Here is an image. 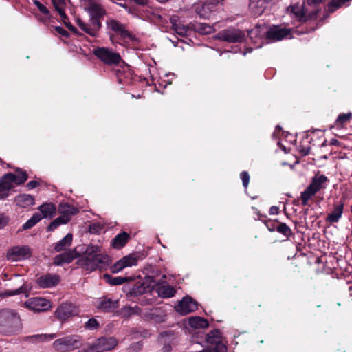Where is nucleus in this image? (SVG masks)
I'll return each instance as SVG.
<instances>
[{
    "mask_svg": "<svg viewBox=\"0 0 352 352\" xmlns=\"http://www.w3.org/2000/svg\"><path fill=\"white\" fill-rule=\"evenodd\" d=\"M166 276L163 275L160 281H156L153 276H146L141 284L136 285L133 288L132 293L140 295L155 289L159 296L164 298H171L175 296L176 290L166 283Z\"/></svg>",
    "mask_w": 352,
    "mask_h": 352,
    "instance_id": "f257e3e1",
    "label": "nucleus"
},
{
    "mask_svg": "<svg viewBox=\"0 0 352 352\" xmlns=\"http://www.w3.org/2000/svg\"><path fill=\"white\" fill-rule=\"evenodd\" d=\"M109 261L107 255L101 253L99 246L91 245L87 246L85 252L78 260V265L84 270L91 272L101 265L106 264Z\"/></svg>",
    "mask_w": 352,
    "mask_h": 352,
    "instance_id": "f03ea898",
    "label": "nucleus"
},
{
    "mask_svg": "<svg viewBox=\"0 0 352 352\" xmlns=\"http://www.w3.org/2000/svg\"><path fill=\"white\" fill-rule=\"evenodd\" d=\"M118 344V341L115 337L102 336L94 341L80 344L78 352H109Z\"/></svg>",
    "mask_w": 352,
    "mask_h": 352,
    "instance_id": "7ed1b4c3",
    "label": "nucleus"
},
{
    "mask_svg": "<svg viewBox=\"0 0 352 352\" xmlns=\"http://www.w3.org/2000/svg\"><path fill=\"white\" fill-rule=\"evenodd\" d=\"M20 327L21 318L14 310L6 309L0 311V333H14Z\"/></svg>",
    "mask_w": 352,
    "mask_h": 352,
    "instance_id": "20e7f679",
    "label": "nucleus"
},
{
    "mask_svg": "<svg viewBox=\"0 0 352 352\" xmlns=\"http://www.w3.org/2000/svg\"><path fill=\"white\" fill-rule=\"evenodd\" d=\"M28 179L25 172H20L17 175L7 173L0 180V199H4L9 195V191L14 187V184L19 185L24 183Z\"/></svg>",
    "mask_w": 352,
    "mask_h": 352,
    "instance_id": "39448f33",
    "label": "nucleus"
},
{
    "mask_svg": "<svg viewBox=\"0 0 352 352\" xmlns=\"http://www.w3.org/2000/svg\"><path fill=\"white\" fill-rule=\"evenodd\" d=\"M314 175L312 177L311 182L309 183V202L312 201V197L320 190H324L329 179L328 177L320 173V171L317 170L314 172ZM312 203H309V208L311 206Z\"/></svg>",
    "mask_w": 352,
    "mask_h": 352,
    "instance_id": "423d86ee",
    "label": "nucleus"
},
{
    "mask_svg": "<svg viewBox=\"0 0 352 352\" xmlns=\"http://www.w3.org/2000/svg\"><path fill=\"white\" fill-rule=\"evenodd\" d=\"M78 336H68L56 339L53 342V347L57 352H69L80 346Z\"/></svg>",
    "mask_w": 352,
    "mask_h": 352,
    "instance_id": "0eeeda50",
    "label": "nucleus"
},
{
    "mask_svg": "<svg viewBox=\"0 0 352 352\" xmlns=\"http://www.w3.org/2000/svg\"><path fill=\"white\" fill-rule=\"evenodd\" d=\"M207 348L214 352H227V346L223 341L221 332L218 329L211 331L206 336Z\"/></svg>",
    "mask_w": 352,
    "mask_h": 352,
    "instance_id": "6e6552de",
    "label": "nucleus"
},
{
    "mask_svg": "<svg viewBox=\"0 0 352 352\" xmlns=\"http://www.w3.org/2000/svg\"><path fill=\"white\" fill-rule=\"evenodd\" d=\"M274 139H278L277 145L285 153H287L290 151L288 145L283 144L285 142L287 144L291 145L296 141V138L288 132L283 131L280 126L276 127L275 131L272 134Z\"/></svg>",
    "mask_w": 352,
    "mask_h": 352,
    "instance_id": "1a4fd4ad",
    "label": "nucleus"
},
{
    "mask_svg": "<svg viewBox=\"0 0 352 352\" xmlns=\"http://www.w3.org/2000/svg\"><path fill=\"white\" fill-rule=\"evenodd\" d=\"M94 54L102 62L108 65L118 64L121 60V57L118 53L106 47L96 49Z\"/></svg>",
    "mask_w": 352,
    "mask_h": 352,
    "instance_id": "9d476101",
    "label": "nucleus"
},
{
    "mask_svg": "<svg viewBox=\"0 0 352 352\" xmlns=\"http://www.w3.org/2000/svg\"><path fill=\"white\" fill-rule=\"evenodd\" d=\"M79 311L78 306L71 302H65L57 308L55 316L60 320H65L70 317L78 315Z\"/></svg>",
    "mask_w": 352,
    "mask_h": 352,
    "instance_id": "9b49d317",
    "label": "nucleus"
},
{
    "mask_svg": "<svg viewBox=\"0 0 352 352\" xmlns=\"http://www.w3.org/2000/svg\"><path fill=\"white\" fill-rule=\"evenodd\" d=\"M307 12V10L306 8L305 1L291 5L287 8V13L289 14L293 19L299 22L307 21L308 19Z\"/></svg>",
    "mask_w": 352,
    "mask_h": 352,
    "instance_id": "f8f14e48",
    "label": "nucleus"
},
{
    "mask_svg": "<svg viewBox=\"0 0 352 352\" xmlns=\"http://www.w3.org/2000/svg\"><path fill=\"white\" fill-rule=\"evenodd\" d=\"M25 306L36 312L47 311L52 307L50 300L41 297H34L28 299L25 302Z\"/></svg>",
    "mask_w": 352,
    "mask_h": 352,
    "instance_id": "ddd939ff",
    "label": "nucleus"
},
{
    "mask_svg": "<svg viewBox=\"0 0 352 352\" xmlns=\"http://www.w3.org/2000/svg\"><path fill=\"white\" fill-rule=\"evenodd\" d=\"M244 34L235 29L223 30L217 34V38L220 40L230 43H241L244 40Z\"/></svg>",
    "mask_w": 352,
    "mask_h": 352,
    "instance_id": "4468645a",
    "label": "nucleus"
},
{
    "mask_svg": "<svg viewBox=\"0 0 352 352\" xmlns=\"http://www.w3.org/2000/svg\"><path fill=\"white\" fill-rule=\"evenodd\" d=\"M30 248L27 246H16L10 249L6 257L11 261H19L28 258L30 256Z\"/></svg>",
    "mask_w": 352,
    "mask_h": 352,
    "instance_id": "2eb2a0df",
    "label": "nucleus"
},
{
    "mask_svg": "<svg viewBox=\"0 0 352 352\" xmlns=\"http://www.w3.org/2000/svg\"><path fill=\"white\" fill-rule=\"evenodd\" d=\"M290 35L291 29L280 26L271 27L266 32L267 38L272 42L281 41L285 38L290 36Z\"/></svg>",
    "mask_w": 352,
    "mask_h": 352,
    "instance_id": "dca6fc26",
    "label": "nucleus"
},
{
    "mask_svg": "<svg viewBox=\"0 0 352 352\" xmlns=\"http://www.w3.org/2000/svg\"><path fill=\"white\" fill-rule=\"evenodd\" d=\"M77 25L78 27L87 34L97 37L98 35L99 30L101 28V23L94 20L89 21L88 23L83 21L82 20L78 19L76 20Z\"/></svg>",
    "mask_w": 352,
    "mask_h": 352,
    "instance_id": "f3484780",
    "label": "nucleus"
},
{
    "mask_svg": "<svg viewBox=\"0 0 352 352\" xmlns=\"http://www.w3.org/2000/svg\"><path fill=\"white\" fill-rule=\"evenodd\" d=\"M197 309V305L191 297L186 296L175 306V309L182 315H186Z\"/></svg>",
    "mask_w": 352,
    "mask_h": 352,
    "instance_id": "a211bd4d",
    "label": "nucleus"
},
{
    "mask_svg": "<svg viewBox=\"0 0 352 352\" xmlns=\"http://www.w3.org/2000/svg\"><path fill=\"white\" fill-rule=\"evenodd\" d=\"M94 304L97 309L104 312H112L119 307L118 300L107 297L98 299Z\"/></svg>",
    "mask_w": 352,
    "mask_h": 352,
    "instance_id": "6ab92c4d",
    "label": "nucleus"
},
{
    "mask_svg": "<svg viewBox=\"0 0 352 352\" xmlns=\"http://www.w3.org/2000/svg\"><path fill=\"white\" fill-rule=\"evenodd\" d=\"M138 264V258L131 255H127L116 262L111 270L113 273H118L125 267L135 266Z\"/></svg>",
    "mask_w": 352,
    "mask_h": 352,
    "instance_id": "aec40b11",
    "label": "nucleus"
},
{
    "mask_svg": "<svg viewBox=\"0 0 352 352\" xmlns=\"http://www.w3.org/2000/svg\"><path fill=\"white\" fill-rule=\"evenodd\" d=\"M107 25L109 31H112L116 34L120 36L123 38L131 37V34L125 28V26L115 19H108L107 21Z\"/></svg>",
    "mask_w": 352,
    "mask_h": 352,
    "instance_id": "412c9836",
    "label": "nucleus"
},
{
    "mask_svg": "<svg viewBox=\"0 0 352 352\" xmlns=\"http://www.w3.org/2000/svg\"><path fill=\"white\" fill-rule=\"evenodd\" d=\"M309 265L314 264L317 265L316 271L317 273L323 272L325 269L327 263V256L324 255L321 251H318L316 254H314L309 251Z\"/></svg>",
    "mask_w": 352,
    "mask_h": 352,
    "instance_id": "4be33fe9",
    "label": "nucleus"
},
{
    "mask_svg": "<svg viewBox=\"0 0 352 352\" xmlns=\"http://www.w3.org/2000/svg\"><path fill=\"white\" fill-rule=\"evenodd\" d=\"M60 282V276L55 274H47L40 276L36 283L41 288H50L56 286Z\"/></svg>",
    "mask_w": 352,
    "mask_h": 352,
    "instance_id": "5701e85b",
    "label": "nucleus"
},
{
    "mask_svg": "<svg viewBox=\"0 0 352 352\" xmlns=\"http://www.w3.org/2000/svg\"><path fill=\"white\" fill-rule=\"evenodd\" d=\"M175 339V336L173 331H167L161 333L159 337V342L163 344L161 352H171Z\"/></svg>",
    "mask_w": 352,
    "mask_h": 352,
    "instance_id": "b1692460",
    "label": "nucleus"
},
{
    "mask_svg": "<svg viewBox=\"0 0 352 352\" xmlns=\"http://www.w3.org/2000/svg\"><path fill=\"white\" fill-rule=\"evenodd\" d=\"M89 14L90 21H98L100 22V19L105 14L104 9L99 4L91 2L86 8Z\"/></svg>",
    "mask_w": 352,
    "mask_h": 352,
    "instance_id": "393cba45",
    "label": "nucleus"
},
{
    "mask_svg": "<svg viewBox=\"0 0 352 352\" xmlns=\"http://www.w3.org/2000/svg\"><path fill=\"white\" fill-rule=\"evenodd\" d=\"M76 257H77L76 250H69L56 256L54 263L56 265L60 266L64 263H71Z\"/></svg>",
    "mask_w": 352,
    "mask_h": 352,
    "instance_id": "a878e982",
    "label": "nucleus"
},
{
    "mask_svg": "<svg viewBox=\"0 0 352 352\" xmlns=\"http://www.w3.org/2000/svg\"><path fill=\"white\" fill-rule=\"evenodd\" d=\"M214 10V8L211 4L208 3L207 1L200 6H197L195 8L196 13L202 19H209L213 12Z\"/></svg>",
    "mask_w": 352,
    "mask_h": 352,
    "instance_id": "bb28decb",
    "label": "nucleus"
},
{
    "mask_svg": "<svg viewBox=\"0 0 352 352\" xmlns=\"http://www.w3.org/2000/svg\"><path fill=\"white\" fill-rule=\"evenodd\" d=\"M16 206L20 208H27L34 205V198L30 195L21 194L18 195L14 200Z\"/></svg>",
    "mask_w": 352,
    "mask_h": 352,
    "instance_id": "cd10ccee",
    "label": "nucleus"
},
{
    "mask_svg": "<svg viewBox=\"0 0 352 352\" xmlns=\"http://www.w3.org/2000/svg\"><path fill=\"white\" fill-rule=\"evenodd\" d=\"M344 210V203L340 204H335L333 210L328 214L326 218V221L330 223L338 222L341 218Z\"/></svg>",
    "mask_w": 352,
    "mask_h": 352,
    "instance_id": "c85d7f7f",
    "label": "nucleus"
},
{
    "mask_svg": "<svg viewBox=\"0 0 352 352\" xmlns=\"http://www.w3.org/2000/svg\"><path fill=\"white\" fill-rule=\"evenodd\" d=\"M42 219H52L56 214V207L52 203H45L38 207Z\"/></svg>",
    "mask_w": 352,
    "mask_h": 352,
    "instance_id": "c756f323",
    "label": "nucleus"
},
{
    "mask_svg": "<svg viewBox=\"0 0 352 352\" xmlns=\"http://www.w3.org/2000/svg\"><path fill=\"white\" fill-rule=\"evenodd\" d=\"M52 3L55 8V10L58 12L59 15L60 16L63 21L65 24L67 25L66 20H67V16L65 14V8L67 6L66 0H51Z\"/></svg>",
    "mask_w": 352,
    "mask_h": 352,
    "instance_id": "7c9ffc66",
    "label": "nucleus"
},
{
    "mask_svg": "<svg viewBox=\"0 0 352 352\" xmlns=\"http://www.w3.org/2000/svg\"><path fill=\"white\" fill-rule=\"evenodd\" d=\"M129 239V234L126 232L120 233L112 240L111 245L114 248L120 249L123 248Z\"/></svg>",
    "mask_w": 352,
    "mask_h": 352,
    "instance_id": "2f4dec72",
    "label": "nucleus"
},
{
    "mask_svg": "<svg viewBox=\"0 0 352 352\" xmlns=\"http://www.w3.org/2000/svg\"><path fill=\"white\" fill-rule=\"evenodd\" d=\"M58 211L60 214L66 216L69 219L72 216L75 215L78 212V210L76 207L69 204H61L59 206Z\"/></svg>",
    "mask_w": 352,
    "mask_h": 352,
    "instance_id": "473e14b6",
    "label": "nucleus"
},
{
    "mask_svg": "<svg viewBox=\"0 0 352 352\" xmlns=\"http://www.w3.org/2000/svg\"><path fill=\"white\" fill-rule=\"evenodd\" d=\"M73 236L71 233H68L64 238L60 240L54 245L56 252H60L69 248L72 242Z\"/></svg>",
    "mask_w": 352,
    "mask_h": 352,
    "instance_id": "72a5a7b5",
    "label": "nucleus"
},
{
    "mask_svg": "<svg viewBox=\"0 0 352 352\" xmlns=\"http://www.w3.org/2000/svg\"><path fill=\"white\" fill-rule=\"evenodd\" d=\"M189 325L195 329L206 328L208 327V322L202 317L194 316L188 319Z\"/></svg>",
    "mask_w": 352,
    "mask_h": 352,
    "instance_id": "f704fd0d",
    "label": "nucleus"
},
{
    "mask_svg": "<svg viewBox=\"0 0 352 352\" xmlns=\"http://www.w3.org/2000/svg\"><path fill=\"white\" fill-rule=\"evenodd\" d=\"M171 24L175 32L180 36H186L188 31V28L183 24L177 22V20L172 17Z\"/></svg>",
    "mask_w": 352,
    "mask_h": 352,
    "instance_id": "c9c22d12",
    "label": "nucleus"
},
{
    "mask_svg": "<svg viewBox=\"0 0 352 352\" xmlns=\"http://www.w3.org/2000/svg\"><path fill=\"white\" fill-rule=\"evenodd\" d=\"M103 278L107 283L111 285H120L126 281L127 278L122 276L113 277L109 274H105L103 275Z\"/></svg>",
    "mask_w": 352,
    "mask_h": 352,
    "instance_id": "e433bc0d",
    "label": "nucleus"
},
{
    "mask_svg": "<svg viewBox=\"0 0 352 352\" xmlns=\"http://www.w3.org/2000/svg\"><path fill=\"white\" fill-rule=\"evenodd\" d=\"M57 337L56 333H45V334H36L30 337L31 340L35 342H49Z\"/></svg>",
    "mask_w": 352,
    "mask_h": 352,
    "instance_id": "4c0bfd02",
    "label": "nucleus"
},
{
    "mask_svg": "<svg viewBox=\"0 0 352 352\" xmlns=\"http://www.w3.org/2000/svg\"><path fill=\"white\" fill-rule=\"evenodd\" d=\"M42 219L39 212H35L32 217L23 225V230H28L34 227Z\"/></svg>",
    "mask_w": 352,
    "mask_h": 352,
    "instance_id": "58836bf2",
    "label": "nucleus"
},
{
    "mask_svg": "<svg viewBox=\"0 0 352 352\" xmlns=\"http://www.w3.org/2000/svg\"><path fill=\"white\" fill-rule=\"evenodd\" d=\"M340 0H331L328 4L327 12L324 14L323 19L329 16V14L334 12L337 9L342 7Z\"/></svg>",
    "mask_w": 352,
    "mask_h": 352,
    "instance_id": "ea45409f",
    "label": "nucleus"
},
{
    "mask_svg": "<svg viewBox=\"0 0 352 352\" xmlns=\"http://www.w3.org/2000/svg\"><path fill=\"white\" fill-rule=\"evenodd\" d=\"M351 116L352 114L351 113L340 114L336 120V124L338 127H342L344 124L349 121Z\"/></svg>",
    "mask_w": 352,
    "mask_h": 352,
    "instance_id": "a19ab883",
    "label": "nucleus"
},
{
    "mask_svg": "<svg viewBox=\"0 0 352 352\" xmlns=\"http://www.w3.org/2000/svg\"><path fill=\"white\" fill-rule=\"evenodd\" d=\"M257 4L258 6H256V3L251 1L250 3V8L254 12L255 15H261L264 11L263 6V2L258 1Z\"/></svg>",
    "mask_w": 352,
    "mask_h": 352,
    "instance_id": "79ce46f5",
    "label": "nucleus"
},
{
    "mask_svg": "<svg viewBox=\"0 0 352 352\" xmlns=\"http://www.w3.org/2000/svg\"><path fill=\"white\" fill-rule=\"evenodd\" d=\"M276 230L286 237H288L292 234L290 228L285 223H279Z\"/></svg>",
    "mask_w": 352,
    "mask_h": 352,
    "instance_id": "37998d69",
    "label": "nucleus"
},
{
    "mask_svg": "<svg viewBox=\"0 0 352 352\" xmlns=\"http://www.w3.org/2000/svg\"><path fill=\"white\" fill-rule=\"evenodd\" d=\"M33 3L38 8L39 11L41 12H42L43 14H45L47 19H50L51 17L50 10L47 8V7H45L44 5H43L39 1L34 0Z\"/></svg>",
    "mask_w": 352,
    "mask_h": 352,
    "instance_id": "c03bdc74",
    "label": "nucleus"
},
{
    "mask_svg": "<svg viewBox=\"0 0 352 352\" xmlns=\"http://www.w3.org/2000/svg\"><path fill=\"white\" fill-rule=\"evenodd\" d=\"M27 290H28L27 287H25L24 285H22L20 287H19L17 289L6 291L3 294V296H14V295L21 294V293H25L27 292Z\"/></svg>",
    "mask_w": 352,
    "mask_h": 352,
    "instance_id": "a18cd8bd",
    "label": "nucleus"
},
{
    "mask_svg": "<svg viewBox=\"0 0 352 352\" xmlns=\"http://www.w3.org/2000/svg\"><path fill=\"white\" fill-rule=\"evenodd\" d=\"M98 327L99 323L95 318H91L85 323V328L89 330L96 329Z\"/></svg>",
    "mask_w": 352,
    "mask_h": 352,
    "instance_id": "49530a36",
    "label": "nucleus"
},
{
    "mask_svg": "<svg viewBox=\"0 0 352 352\" xmlns=\"http://www.w3.org/2000/svg\"><path fill=\"white\" fill-rule=\"evenodd\" d=\"M142 347L143 343L140 341L131 344L129 349L132 352H138L142 350Z\"/></svg>",
    "mask_w": 352,
    "mask_h": 352,
    "instance_id": "de8ad7c7",
    "label": "nucleus"
},
{
    "mask_svg": "<svg viewBox=\"0 0 352 352\" xmlns=\"http://www.w3.org/2000/svg\"><path fill=\"white\" fill-rule=\"evenodd\" d=\"M241 179L242 180L243 185L245 188H247L250 182V175L247 171H243L241 173Z\"/></svg>",
    "mask_w": 352,
    "mask_h": 352,
    "instance_id": "09e8293b",
    "label": "nucleus"
},
{
    "mask_svg": "<svg viewBox=\"0 0 352 352\" xmlns=\"http://www.w3.org/2000/svg\"><path fill=\"white\" fill-rule=\"evenodd\" d=\"M212 28L207 24H205V23H201L200 25V28H199V30L201 32V33L203 34H210L212 32Z\"/></svg>",
    "mask_w": 352,
    "mask_h": 352,
    "instance_id": "8fccbe9b",
    "label": "nucleus"
},
{
    "mask_svg": "<svg viewBox=\"0 0 352 352\" xmlns=\"http://www.w3.org/2000/svg\"><path fill=\"white\" fill-rule=\"evenodd\" d=\"M54 221L57 223L58 226H60V225L65 224L67 222L69 221V219L67 218L66 216H63L62 214L57 217Z\"/></svg>",
    "mask_w": 352,
    "mask_h": 352,
    "instance_id": "3c124183",
    "label": "nucleus"
},
{
    "mask_svg": "<svg viewBox=\"0 0 352 352\" xmlns=\"http://www.w3.org/2000/svg\"><path fill=\"white\" fill-rule=\"evenodd\" d=\"M302 204L305 206L308 203V187L304 190L301 195Z\"/></svg>",
    "mask_w": 352,
    "mask_h": 352,
    "instance_id": "603ef678",
    "label": "nucleus"
},
{
    "mask_svg": "<svg viewBox=\"0 0 352 352\" xmlns=\"http://www.w3.org/2000/svg\"><path fill=\"white\" fill-rule=\"evenodd\" d=\"M8 222V218L3 214H0V229L5 227Z\"/></svg>",
    "mask_w": 352,
    "mask_h": 352,
    "instance_id": "864d4df0",
    "label": "nucleus"
},
{
    "mask_svg": "<svg viewBox=\"0 0 352 352\" xmlns=\"http://www.w3.org/2000/svg\"><path fill=\"white\" fill-rule=\"evenodd\" d=\"M55 30H56V31L58 34H61V35H63V36H69V33H68V32H67V31H66L65 29H63V28L62 27H60V26H56V27L55 28Z\"/></svg>",
    "mask_w": 352,
    "mask_h": 352,
    "instance_id": "5fc2aeb1",
    "label": "nucleus"
},
{
    "mask_svg": "<svg viewBox=\"0 0 352 352\" xmlns=\"http://www.w3.org/2000/svg\"><path fill=\"white\" fill-rule=\"evenodd\" d=\"M58 227L57 223L54 220L48 226L47 230L49 231H54Z\"/></svg>",
    "mask_w": 352,
    "mask_h": 352,
    "instance_id": "6e6d98bb",
    "label": "nucleus"
},
{
    "mask_svg": "<svg viewBox=\"0 0 352 352\" xmlns=\"http://www.w3.org/2000/svg\"><path fill=\"white\" fill-rule=\"evenodd\" d=\"M38 185V182L36 181H30L28 183V187L29 189H32L36 187Z\"/></svg>",
    "mask_w": 352,
    "mask_h": 352,
    "instance_id": "4d7b16f0",
    "label": "nucleus"
},
{
    "mask_svg": "<svg viewBox=\"0 0 352 352\" xmlns=\"http://www.w3.org/2000/svg\"><path fill=\"white\" fill-rule=\"evenodd\" d=\"M279 208L276 206H272L270 208V214H277L278 213Z\"/></svg>",
    "mask_w": 352,
    "mask_h": 352,
    "instance_id": "13d9d810",
    "label": "nucleus"
},
{
    "mask_svg": "<svg viewBox=\"0 0 352 352\" xmlns=\"http://www.w3.org/2000/svg\"><path fill=\"white\" fill-rule=\"evenodd\" d=\"M223 0H206V1L211 4L212 6H213V7L214 8V6L222 2Z\"/></svg>",
    "mask_w": 352,
    "mask_h": 352,
    "instance_id": "bf43d9fd",
    "label": "nucleus"
},
{
    "mask_svg": "<svg viewBox=\"0 0 352 352\" xmlns=\"http://www.w3.org/2000/svg\"><path fill=\"white\" fill-rule=\"evenodd\" d=\"M135 3L140 6H145L148 3V0H133Z\"/></svg>",
    "mask_w": 352,
    "mask_h": 352,
    "instance_id": "052dcab7",
    "label": "nucleus"
},
{
    "mask_svg": "<svg viewBox=\"0 0 352 352\" xmlns=\"http://www.w3.org/2000/svg\"><path fill=\"white\" fill-rule=\"evenodd\" d=\"M329 144L333 146H338L340 145V142L336 138H332L330 140Z\"/></svg>",
    "mask_w": 352,
    "mask_h": 352,
    "instance_id": "680f3d73",
    "label": "nucleus"
},
{
    "mask_svg": "<svg viewBox=\"0 0 352 352\" xmlns=\"http://www.w3.org/2000/svg\"><path fill=\"white\" fill-rule=\"evenodd\" d=\"M314 210V208H311V209H309V217L311 218H315V219H317L318 218V213L317 212H314V213H311V211Z\"/></svg>",
    "mask_w": 352,
    "mask_h": 352,
    "instance_id": "e2e57ef3",
    "label": "nucleus"
},
{
    "mask_svg": "<svg viewBox=\"0 0 352 352\" xmlns=\"http://www.w3.org/2000/svg\"><path fill=\"white\" fill-rule=\"evenodd\" d=\"M118 81H119L120 83H126V82H127V80H126L125 79L122 78V76L120 74V73H118Z\"/></svg>",
    "mask_w": 352,
    "mask_h": 352,
    "instance_id": "0e129e2a",
    "label": "nucleus"
},
{
    "mask_svg": "<svg viewBox=\"0 0 352 352\" xmlns=\"http://www.w3.org/2000/svg\"><path fill=\"white\" fill-rule=\"evenodd\" d=\"M213 351L211 350L210 349H204L201 351H195V352H212Z\"/></svg>",
    "mask_w": 352,
    "mask_h": 352,
    "instance_id": "69168bd1",
    "label": "nucleus"
},
{
    "mask_svg": "<svg viewBox=\"0 0 352 352\" xmlns=\"http://www.w3.org/2000/svg\"><path fill=\"white\" fill-rule=\"evenodd\" d=\"M302 155H305V156L307 155L308 154V148L303 149L302 151Z\"/></svg>",
    "mask_w": 352,
    "mask_h": 352,
    "instance_id": "338daca9",
    "label": "nucleus"
},
{
    "mask_svg": "<svg viewBox=\"0 0 352 352\" xmlns=\"http://www.w3.org/2000/svg\"><path fill=\"white\" fill-rule=\"evenodd\" d=\"M348 0H340V3L342 6Z\"/></svg>",
    "mask_w": 352,
    "mask_h": 352,
    "instance_id": "774afa93",
    "label": "nucleus"
}]
</instances>
